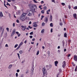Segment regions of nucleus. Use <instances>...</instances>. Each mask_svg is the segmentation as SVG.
<instances>
[{
	"mask_svg": "<svg viewBox=\"0 0 77 77\" xmlns=\"http://www.w3.org/2000/svg\"><path fill=\"white\" fill-rule=\"evenodd\" d=\"M37 8V7L36 5H34L32 6L31 11H29V14H28V16H31L32 14L33 13V12H36V11H35V9Z\"/></svg>",
	"mask_w": 77,
	"mask_h": 77,
	"instance_id": "f257e3e1",
	"label": "nucleus"
},
{
	"mask_svg": "<svg viewBox=\"0 0 77 77\" xmlns=\"http://www.w3.org/2000/svg\"><path fill=\"white\" fill-rule=\"evenodd\" d=\"M42 71L43 73V75H45V74L46 75H48V73H47V70L45 67L43 68L42 69Z\"/></svg>",
	"mask_w": 77,
	"mask_h": 77,
	"instance_id": "f03ea898",
	"label": "nucleus"
},
{
	"mask_svg": "<svg viewBox=\"0 0 77 77\" xmlns=\"http://www.w3.org/2000/svg\"><path fill=\"white\" fill-rule=\"evenodd\" d=\"M20 20H21L22 21H25V16H21L20 17Z\"/></svg>",
	"mask_w": 77,
	"mask_h": 77,
	"instance_id": "7ed1b4c3",
	"label": "nucleus"
},
{
	"mask_svg": "<svg viewBox=\"0 0 77 77\" xmlns=\"http://www.w3.org/2000/svg\"><path fill=\"white\" fill-rule=\"evenodd\" d=\"M21 27H22V28L21 29V30H23V31H24V30H25L26 29V26H23V25H22L21 26Z\"/></svg>",
	"mask_w": 77,
	"mask_h": 77,
	"instance_id": "20e7f679",
	"label": "nucleus"
},
{
	"mask_svg": "<svg viewBox=\"0 0 77 77\" xmlns=\"http://www.w3.org/2000/svg\"><path fill=\"white\" fill-rule=\"evenodd\" d=\"M62 64H63L62 67H63V68H65V67L66 66V62H65V61H64L63 62Z\"/></svg>",
	"mask_w": 77,
	"mask_h": 77,
	"instance_id": "39448f33",
	"label": "nucleus"
},
{
	"mask_svg": "<svg viewBox=\"0 0 77 77\" xmlns=\"http://www.w3.org/2000/svg\"><path fill=\"white\" fill-rule=\"evenodd\" d=\"M73 59L75 62H77V56L76 55H74V56Z\"/></svg>",
	"mask_w": 77,
	"mask_h": 77,
	"instance_id": "423d86ee",
	"label": "nucleus"
},
{
	"mask_svg": "<svg viewBox=\"0 0 77 77\" xmlns=\"http://www.w3.org/2000/svg\"><path fill=\"white\" fill-rule=\"evenodd\" d=\"M15 29H14L13 30V32H12L11 36H14V34H15Z\"/></svg>",
	"mask_w": 77,
	"mask_h": 77,
	"instance_id": "0eeeda50",
	"label": "nucleus"
},
{
	"mask_svg": "<svg viewBox=\"0 0 77 77\" xmlns=\"http://www.w3.org/2000/svg\"><path fill=\"white\" fill-rule=\"evenodd\" d=\"M33 24H34V25H33V26L34 27H37V24H36V22L33 23Z\"/></svg>",
	"mask_w": 77,
	"mask_h": 77,
	"instance_id": "6e6552de",
	"label": "nucleus"
},
{
	"mask_svg": "<svg viewBox=\"0 0 77 77\" xmlns=\"http://www.w3.org/2000/svg\"><path fill=\"white\" fill-rule=\"evenodd\" d=\"M16 34L18 35V37H20V36H21V34H19V32H16Z\"/></svg>",
	"mask_w": 77,
	"mask_h": 77,
	"instance_id": "1a4fd4ad",
	"label": "nucleus"
},
{
	"mask_svg": "<svg viewBox=\"0 0 77 77\" xmlns=\"http://www.w3.org/2000/svg\"><path fill=\"white\" fill-rule=\"evenodd\" d=\"M3 17V13L2 12H0V19L1 18V17Z\"/></svg>",
	"mask_w": 77,
	"mask_h": 77,
	"instance_id": "9d476101",
	"label": "nucleus"
},
{
	"mask_svg": "<svg viewBox=\"0 0 77 77\" xmlns=\"http://www.w3.org/2000/svg\"><path fill=\"white\" fill-rule=\"evenodd\" d=\"M44 22H46V23H47L48 22V18L47 17H46L44 20Z\"/></svg>",
	"mask_w": 77,
	"mask_h": 77,
	"instance_id": "9b49d317",
	"label": "nucleus"
},
{
	"mask_svg": "<svg viewBox=\"0 0 77 77\" xmlns=\"http://www.w3.org/2000/svg\"><path fill=\"white\" fill-rule=\"evenodd\" d=\"M55 65L56 66H57V64H58V61H56L54 62Z\"/></svg>",
	"mask_w": 77,
	"mask_h": 77,
	"instance_id": "f8f14e48",
	"label": "nucleus"
},
{
	"mask_svg": "<svg viewBox=\"0 0 77 77\" xmlns=\"http://www.w3.org/2000/svg\"><path fill=\"white\" fill-rule=\"evenodd\" d=\"M12 67V65L10 64L9 65V66L8 67V69H11Z\"/></svg>",
	"mask_w": 77,
	"mask_h": 77,
	"instance_id": "ddd939ff",
	"label": "nucleus"
},
{
	"mask_svg": "<svg viewBox=\"0 0 77 77\" xmlns=\"http://www.w3.org/2000/svg\"><path fill=\"white\" fill-rule=\"evenodd\" d=\"M52 18H53V17H52V16L51 15L50 16V18H49L50 21H52Z\"/></svg>",
	"mask_w": 77,
	"mask_h": 77,
	"instance_id": "4468645a",
	"label": "nucleus"
},
{
	"mask_svg": "<svg viewBox=\"0 0 77 77\" xmlns=\"http://www.w3.org/2000/svg\"><path fill=\"white\" fill-rule=\"evenodd\" d=\"M26 15H27V13H23L21 16H22V17H25Z\"/></svg>",
	"mask_w": 77,
	"mask_h": 77,
	"instance_id": "2eb2a0df",
	"label": "nucleus"
},
{
	"mask_svg": "<svg viewBox=\"0 0 77 77\" xmlns=\"http://www.w3.org/2000/svg\"><path fill=\"white\" fill-rule=\"evenodd\" d=\"M77 14H73V17H74V18H75V19H77Z\"/></svg>",
	"mask_w": 77,
	"mask_h": 77,
	"instance_id": "dca6fc26",
	"label": "nucleus"
},
{
	"mask_svg": "<svg viewBox=\"0 0 77 77\" xmlns=\"http://www.w3.org/2000/svg\"><path fill=\"white\" fill-rule=\"evenodd\" d=\"M34 70V68H33V66L31 68V71H32V74H33Z\"/></svg>",
	"mask_w": 77,
	"mask_h": 77,
	"instance_id": "f3484780",
	"label": "nucleus"
},
{
	"mask_svg": "<svg viewBox=\"0 0 77 77\" xmlns=\"http://www.w3.org/2000/svg\"><path fill=\"white\" fill-rule=\"evenodd\" d=\"M4 33V29H3V30L2 31V33H1V37H2V36H3V34Z\"/></svg>",
	"mask_w": 77,
	"mask_h": 77,
	"instance_id": "a211bd4d",
	"label": "nucleus"
},
{
	"mask_svg": "<svg viewBox=\"0 0 77 77\" xmlns=\"http://www.w3.org/2000/svg\"><path fill=\"white\" fill-rule=\"evenodd\" d=\"M64 37L65 38H67V34H66V32H65L64 34Z\"/></svg>",
	"mask_w": 77,
	"mask_h": 77,
	"instance_id": "6ab92c4d",
	"label": "nucleus"
},
{
	"mask_svg": "<svg viewBox=\"0 0 77 77\" xmlns=\"http://www.w3.org/2000/svg\"><path fill=\"white\" fill-rule=\"evenodd\" d=\"M33 1H34V3H39L38 2H37L36 1V0H32Z\"/></svg>",
	"mask_w": 77,
	"mask_h": 77,
	"instance_id": "aec40b11",
	"label": "nucleus"
},
{
	"mask_svg": "<svg viewBox=\"0 0 77 77\" xmlns=\"http://www.w3.org/2000/svg\"><path fill=\"white\" fill-rule=\"evenodd\" d=\"M45 31V30L44 29H42L41 31V33H44V31Z\"/></svg>",
	"mask_w": 77,
	"mask_h": 77,
	"instance_id": "412c9836",
	"label": "nucleus"
},
{
	"mask_svg": "<svg viewBox=\"0 0 77 77\" xmlns=\"http://www.w3.org/2000/svg\"><path fill=\"white\" fill-rule=\"evenodd\" d=\"M9 17L10 18H11V14L8 13Z\"/></svg>",
	"mask_w": 77,
	"mask_h": 77,
	"instance_id": "4be33fe9",
	"label": "nucleus"
},
{
	"mask_svg": "<svg viewBox=\"0 0 77 77\" xmlns=\"http://www.w3.org/2000/svg\"><path fill=\"white\" fill-rule=\"evenodd\" d=\"M41 12L42 14H44V10H42L41 11Z\"/></svg>",
	"mask_w": 77,
	"mask_h": 77,
	"instance_id": "5701e85b",
	"label": "nucleus"
},
{
	"mask_svg": "<svg viewBox=\"0 0 77 77\" xmlns=\"http://www.w3.org/2000/svg\"><path fill=\"white\" fill-rule=\"evenodd\" d=\"M17 54L19 59H20V54L19 53H17Z\"/></svg>",
	"mask_w": 77,
	"mask_h": 77,
	"instance_id": "b1692460",
	"label": "nucleus"
},
{
	"mask_svg": "<svg viewBox=\"0 0 77 77\" xmlns=\"http://www.w3.org/2000/svg\"><path fill=\"white\" fill-rule=\"evenodd\" d=\"M45 23L44 22H43L42 23V26H45Z\"/></svg>",
	"mask_w": 77,
	"mask_h": 77,
	"instance_id": "393cba45",
	"label": "nucleus"
},
{
	"mask_svg": "<svg viewBox=\"0 0 77 77\" xmlns=\"http://www.w3.org/2000/svg\"><path fill=\"white\" fill-rule=\"evenodd\" d=\"M61 5H62V6H65V3H62Z\"/></svg>",
	"mask_w": 77,
	"mask_h": 77,
	"instance_id": "a878e982",
	"label": "nucleus"
},
{
	"mask_svg": "<svg viewBox=\"0 0 77 77\" xmlns=\"http://www.w3.org/2000/svg\"><path fill=\"white\" fill-rule=\"evenodd\" d=\"M50 26L51 27H53V23H51L50 24Z\"/></svg>",
	"mask_w": 77,
	"mask_h": 77,
	"instance_id": "bb28decb",
	"label": "nucleus"
},
{
	"mask_svg": "<svg viewBox=\"0 0 77 77\" xmlns=\"http://www.w3.org/2000/svg\"><path fill=\"white\" fill-rule=\"evenodd\" d=\"M39 51H38L37 52V53L36 54V55H38V54H39Z\"/></svg>",
	"mask_w": 77,
	"mask_h": 77,
	"instance_id": "cd10ccee",
	"label": "nucleus"
},
{
	"mask_svg": "<svg viewBox=\"0 0 77 77\" xmlns=\"http://www.w3.org/2000/svg\"><path fill=\"white\" fill-rule=\"evenodd\" d=\"M44 10H45V9H47V7L46 6H45L43 7Z\"/></svg>",
	"mask_w": 77,
	"mask_h": 77,
	"instance_id": "c85d7f7f",
	"label": "nucleus"
},
{
	"mask_svg": "<svg viewBox=\"0 0 77 77\" xmlns=\"http://www.w3.org/2000/svg\"><path fill=\"white\" fill-rule=\"evenodd\" d=\"M19 52L20 54H22V53H23V51L21 50L19 51Z\"/></svg>",
	"mask_w": 77,
	"mask_h": 77,
	"instance_id": "c756f323",
	"label": "nucleus"
},
{
	"mask_svg": "<svg viewBox=\"0 0 77 77\" xmlns=\"http://www.w3.org/2000/svg\"><path fill=\"white\" fill-rule=\"evenodd\" d=\"M20 45H19V46H18L17 48H16V50H18L20 48Z\"/></svg>",
	"mask_w": 77,
	"mask_h": 77,
	"instance_id": "7c9ffc66",
	"label": "nucleus"
},
{
	"mask_svg": "<svg viewBox=\"0 0 77 77\" xmlns=\"http://www.w3.org/2000/svg\"><path fill=\"white\" fill-rule=\"evenodd\" d=\"M23 45V42H21L19 45V46L21 47V45Z\"/></svg>",
	"mask_w": 77,
	"mask_h": 77,
	"instance_id": "2f4dec72",
	"label": "nucleus"
},
{
	"mask_svg": "<svg viewBox=\"0 0 77 77\" xmlns=\"http://www.w3.org/2000/svg\"><path fill=\"white\" fill-rule=\"evenodd\" d=\"M73 9H75V10L77 9V6H75L73 8Z\"/></svg>",
	"mask_w": 77,
	"mask_h": 77,
	"instance_id": "473e14b6",
	"label": "nucleus"
},
{
	"mask_svg": "<svg viewBox=\"0 0 77 77\" xmlns=\"http://www.w3.org/2000/svg\"><path fill=\"white\" fill-rule=\"evenodd\" d=\"M63 46H64V44H65V42H64V40H63L62 42Z\"/></svg>",
	"mask_w": 77,
	"mask_h": 77,
	"instance_id": "72a5a7b5",
	"label": "nucleus"
},
{
	"mask_svg": "<svg viewBox=\"0 0 77 77\" xmlns=\"http://www.w3.org/2000/svg\"><path fill=\"white\" fill-rule=\"evenodd\" d=\"M18 44H16L14 46V48H17V46H18Z\"/></svg>",
	"mask_w": 77,
	"mask_h": 77,
	"instance_id": "f704fd0d",
	"label": "nucleus"
},
{
	"mask_svg": "<svg viewBox=\"0 0 77 77\" xmlns=\"http://www.w3.org/2000/svg\"><path fill=\"white\" fill-rule=\"evenodd\" d=\"M47 54H50V52L49 51H48L47 52Z\"/></svg>",
	"mask_w": 77,
	"mask_h": 77,
	"instance_id": "c9c22d12",
	"label": "nucleus"
},
{
	"mask_svg": "<svg viewBox=\"0 0 77 77\" xmlns=\"http://www.w3.org/2000/svg\"><path fill=\"white\" fill-rule=\"evenodd\" d=\"M33 32H31L29 33V34L30 35H33Z\"/></svg>",
	"mask_w": 77,
	"mask_h": 77,
	"instance_id": "e433bc0d",
	"label": "nucleus"
},
{
	"mask_svg": "<svg viewBox=\"0 0 77 77\" xmlns=\"http://www.w3.org/2000/svg\"><path fill=\"white\" fill-rule=\"evenodd\" d=\"M18 76V73H16V76L17 77Z\"/></svg>",
	"mask_w": 77,
	"mask_h": 77,
	"instance_id": "4c0bfd02",
	"label": "nucleus"
},
{
	"mask_svg": "<svg viewBox=\"0 0 77 77\" xmlns=\"http://www.w3.org/2000/svg\"><path fill=\"white\" fill-rule=\"evenodd\" d=\"M75 71H77V66L76 67V68L75 69Z\"/></svg>",
	"mask_w": 77,
	"mask_h": 77,
	"instance_id": "58836bf2",
	"label": "nucleus"
},
{
	"mask_svg": "<svg viewBox=\"0 0 77 77\" xmlns=\"http://www.w3.org/2000/svg\"><path fill=\"white\" fill-rule=\"evenodd\" d=\"M7 30V32H9V28H6Z\"/></svg>",
	"mask_w": 77,
	"mask_h": 77,
	"instance_id": "ea45409f",
	"label": "nucleus"
},
{
	"mask_svg": "<svg viewBox=\"0 0 77 77\" xmlns=\"http://www.w3.org/2000/svg\"><path fill=\"white\" fill-rule=\"evenodd\" d=\"M6 5H8V6H11V5L9 4V3H8V2H7V4H6Z\"/></svg>",
	"mask_w": 77,
	"mask_h": 77,
	"instance_id": "a19ab883",
	"label": "nucleus"
},
{
	"mask_svg": "<svg viewBox=\"0 0 77 77\" xmlns=\"http://www.w3.org/2000/svg\"><path fill=\"white\" fill-rule=\"evenodd\" d=\"M71 41L70 40H68V42H69V44H70V43H71Z\"/></svg>",
	"mask_w": 77,
	"mask_h": 77,
	"instance_id": "79ce46f5",
	"label": "nucleus"
},
{
	"mask_svg": "<svg viewBox=\"0 0 77 77\" xmlns=\"http://www.w3.org/2000/svg\"><path fill=\"white\" fill-rule=\"evenodd\" d=\"M17 72H20V69H18L17 70Z\"/></svg>",
	"mask_w": 77,
	"mask_h": 77,
	"instance_id": "37998d69",
	"label": "nucleus"
},
{
	"mask_svg": "<svg viewBox=\"0 0 77 77\" xmlns=\"http://www.w3.org/2000/svg\"><path fill=\"white\" fill-rule=\"evenodd\" d=\"M68 8H69V9H71V6H70V5H68Z\"/></svg>",
	"mask_w": 77,
	"mask_h": 77,
	"instance_id": "c03bdc74",
	"label": "nucleus"
},
{
	"mask_svg": "<svg viewBox=\"0 0 77 77\" xmlns=\"http://www.w3.org/2000/svg\"><path fill=\"white\" fill-rule=\"evenodd\" d=\"M19 77H24L23 75H21Z\"/></svg>",
	"mask_w": 77,
	"mask_h": 77,
	"instance_id": "a18cd8bd",
	"label": "nucleus"
},
{
	"mask_svg": "<svg viewBox=\"0 0 77 77\" xmlns=\"http://www.w3.org/2000/svg\"><path fill=\"white\" fill-rule=\"evenodd\" d=\"M5 47H8V44H6L5 45Z\"/></svg>",
	"mask_w": 77,
	"mask_h": 77,
	"instance_id": "49530a36",
	"label": "nucleus"
},
{
	"mask_svg": "<svg viewBox=\"0 0 77 77\" xmlns=\"http://www.w3.org/2000/svg\"><path fill=\"white\" fill-rule=\"evenodd\" d=\"M29 37L30 38H31V39H32V38H33V36L32 35H30L29 36Z\"/></svg>",
	"mask_w": 77,
	"mask_h": 77,
	"instance_id": "de8ad7c7",
	"label": "nucleus"
},
{
	"mask_svg": "<svg viewBox=\"0 0 77 77\" xmlns=\"http://www.w3.org/2000/svg\"><path fill=\"white\" fill-rule=\"evenodd\" d=\"M73 64V65L74 66H75V64L74 63H72Z\"/></svg>",
	"mask_w": 77,
	"mask_h": 77,
	"instance_id": "09e8293b",
	"label": "nucleus"
},
{
	"mask_svg": "<svg viewBox=\"0 0 77 77\" xmlns=\"http://www.w3.org/2000/svg\"><path fill=\"white\" fill-rule=\"evenodd\" d=\"M51 33H52V32H53V29L51 28Z\"/></svg>",
	"mask_w": 77,
	"mask_h": 77,
	"instance_id": "8fccbe9b",
	"label": "nucleus"
},
{
	"mask_svg": "<svg viewBox=\"0 0 77 77\" xmlns=\"http://www.w3.org/2000/svg\"><path fill=\"white\" fill-rule=\"evenodd\" d=\"M35 38H33L32 39V41H35Z\"/></svg>",
	"mask_w": 77,
	"mask_h": 77,
	"instance_id": "3c124183",
	"label": "nucleus"
},
{
	"mask_svg": "<svg viewBox=\"0 0 77 77\" xmlns=\"http://www.w3.org/2000/svg\"><path fill=\"white\" fill-rule=\"evenodd\" d=\"M4 6H5V8H8V7H7V6H6L5 4H4Z\"/></svg>",
	"mask_w": 77,
	"mask_h": 77,
	"instance_id": "603ef678",
	"label": "nucleus"
},
{
	"mask_svg": "<svg viewBox=\"0 0 77 77\" xmlns=\"http://www.w3.org/2000/svg\"><path fill=\"white\" fill-rule=\"evenodd\" d=\"M59 73H58V74H57V75H56V77H59Z\"/></svg>",
	"mask_w": 77,
	"mask_h": 77,
	"instance_id": "864d4df0",
	"label": "nucleus"
},
{
	"mask_svg": "<svg viewBox=\"0 0 77 77\" xmlns=\"http://www.w3.org/2000/svg\"><path fill=\"white\" fill-rule=\"evenodd\" d=\"M60 26H62V25H63V23H60Z\"/></svg>",
	"mask_w": 77,
	"mask_h": 77,
	"instance_id": "5fc2aeb1",
	"label": "nucleus"
},
{
	"mask_svg": "<svg viewBox=\"0 0 77 77\" xmlns=\"http://www.w3.org/2000/svg\"><path fill=\"white\" fill-rule=\"evenodd\" d=\"M41 2V4H43V3H44V1H42Z\"/></svg>",
	"mask_w": 77,
	"mask_h": 77,
	"instance_id": "6e6d98bb",
	"label": "nucleus"
},
{
	"mask_svg": "<svg viewBox=\"0 0 77 77\" xmlns=\"http://www.w3.org/2000/svg\"><path fill=\"white\" fill-rule=\"evenodd\" d=\"M26 36H28L29 35V32L26 33Z\"/></svg>",
	"mask_w": 77,
	"mask_h": 77,
	"instance_id": "4d7b16f0",
	"label": "nucleus"
},
{
	"mask_svg": "<svg viewBox=\"0 0 77 77\" xmlns=\"http://www.w3.org/2000/svg\"><path fill=\"white\" fill-rule=\"evenodd\" d=\"M32 24V22L30 21L29 23V24Z\"/></svg>",
	"mask_w": 77,
	"mask_h": 77,
	"instance_id": "13d9d810",
	"label": "nucleus"
},
{
	"mask_svg": "<svg viewBox=\"0 0 77 77\" xmlns=\"http://www.w3.org/2000/svg\"><path fill=\"white\" fill-rule=\"evenodd\" d=\"M16 22L17 23H19V20H16Z\"/></svg>",
	"mask_w": 77,
	"mask_h": 77,
	"instance_id": "bf43d9fd",
	"label": "nucleus"
},
{
	"mask_svg": "<svg viewBox=\"0 0 77 77\" xmlns=\"http://www.w3.org/2000/svg\"><path fill=\"white\" fill-rule=\"evenodd\" d=\"M28 28H29V29H32V27H31L30 26H28Z\"/></svg>",
	"mask_w": 77,
	"mask_h": 77,
	"instance_id": "052dcab7",
	"label": "nucleus"
},
{
	"mask_svg": "<svg viewBox=\"0 0 77 77\" xmlns=\"http://www.w3.org/2000/svg\"><path fill=\"white\" fill-rule=\"evenodd\" d=\"M60 34H59L58 35V36L59 37H60Z\"/></svg>",
	"mask_w": 77,
	"mask_h": 77,
	"instance_id": "680f3d73",
	"label": "nucleus"
},
{
	"mask_svg": "<svg viewBox=\"0 0 77 77\" xmlns=\"http://www.w3.org/2000/svg\"><path fill=\"white\" fill-rule=\"evenodd\" d=\"M42 6V5H40L39 6V8H40H40H41V7Z\"/></svg>",
	"mask_w": 77,
	"mask_h": 77,
	"instance_id": "e2e57ef3",
	"label": "nucleus"
},
{
	"mask_svg": "<svg viewBox=\"0 0 77 77\" xmlns=\"http://www.w3.org/2000/svg\"><path fill=\"white\" fill-rule=\"evenodd\" d=\"M28 72H29V71H28V70H27L26 72V73L27 74L28 73Z\"/></svg>",
	"mask_w": 77,
	"mask_h": 77,
	"instance_id": "0e129e2a",
	"label": "nucleus"
},
{
	"mask_svg": "<svg viewBox=\"0 0 77 77\" xmlns=\"http://www.w3.org/2000/svg\"><path fill=\"white\" fill-rule=\"evenodd\" d=\"M52 2H54V3L55 2V1H54V0H51Z\"/></svg>",
	"mask_w": 77,
	"mask_h": 77,
	"instance_id": "69168bd1",
	"label": "nucleus"
},
{
	"mask_svg": "<svg viewBox=\"0 0 77 77\" xmlns=\"http://www.w3.org/2000/svg\"><path fill=\"white\" fill-rule=\"evenodd\" d=\"M70 56H71V54H69L68 55V57H70Z\"/></svg>",
	"mask_w": 77,
	"mask_h": 77,
	"instance_id": "338daca9",
	"label": "nucleus"
},
{
	"mask_svg": "<svg viewBox=\"0 0 77 77\" xmlns=\"http://www.w3.org/2000/svg\"><path fill=\"white\" fill-rule=\"evenodd\" d=\"M13 26L14 27H15V23H13Z\"/></svg>",
	"mask_w": 77,
	"mask_h": 77,
	"instance_id": "774afa93",
	"label": "nucleus"
}]
</instances>
